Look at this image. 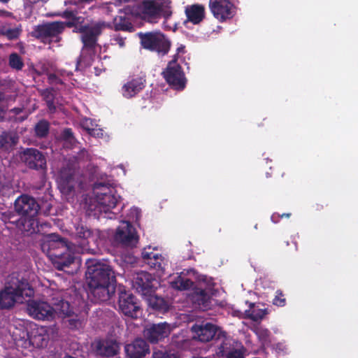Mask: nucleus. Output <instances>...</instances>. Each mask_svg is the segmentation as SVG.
Masks as SVG:
<instances>
[{"label":"nucleus","instance_id":"obj_54","mask_svg":"<svg viewBox=\"0 0 358 358\" xmlns=\"http://www.w3.org/2000/svg\"><path fill=\"white\" fill-rule=\"evenodd\" d=\"M315 208L317 210H320L322 209H323V206L322 204H319V203H317L315 206Z\"/></svg>","mask_w":358,"mask_h":358},{"label":"nucleus","instance_id":"obj_40","mask_svg":"<svg viewBox=\"0 0 358 358\" xmlns=\"http://www.w3.org/2000/svg\"><path fill=\"white\" fill-rule=\"evenodd\" d=\"M9 66L17 71L22 70L24 66V62L22 57L16 52H13L9 55Z\"/></svg>","mask_w":358,"mask_h":358},{"label":"nucleus","instance_id":"obj_37","mask_svg":"<svg viewBox=\"0 0 358 358\" xmlns=\"http://www.w3.org/2000/svg\"><path fill=\"white\" fill-rule=\"evenodd\" d=\"M124 194V192L123 189L113 182V209L117 206H120L121 209L123 208L124 206V203H123Z\"/></svg>","mask_w":358,"mask_h":358},{"label":"nucleus","instance_id":"obj_26","mask_svg":"<svg viewBox=\"0 0 358 358\" xmlns=\"http://www.w3.org/2000/svg\"><path fill=\"white\" fill-rule=\"evenodd\" d=\"M185 13L189 22L200 24L206 17V8L203 4L194 3L185 7Z\"/></svg>","mask_w":358,"mask_h":358},{"label":"nucleus","instance_id":"obj_57","mask_svg":"<svg viewBox=\"0 0 358 358\" xmlns=\"http://www.w3.org/2000/svg\"><path fill=\"white\" fill-rule=\"evenodd\" d=\"M8 14L10 13L8 11H5V10H0V15H2V14Z\"/></svg>","mask_w":358,"mask_h":358},{"label":"nucleus","instance_id":"obj_60","mask_svg":"<svg viewBox=\"0 0 358 358\" xmlns=\"http://www.w3.org/2000/svg\"><path fill=\"white\" fill-rule=\"evenodd\" d=\"M184 49V47H180V48H178V52H180L181 50H182Z\"/></svg>","mask_w":358,"mask_h":358},{"label":"nucleus","instance_id":"obj_55","mask_svg":"<svg viewBox=\"0 0 358 358\" xmlns=\"http://www.w3.org/2000/svg\"><path fill=\"white\" fill-rule=\"evenodd\" d=\"M267 121H268V119H267V118H264V119L263 120V122H267ZM258 126H259V127H263V126H264V122H261V123L258 124Z\"/></svg>","mask_w":358,"mask_h":358},{"label":"nucleus","instance_id":"obj_29","mask_svg":"<svg viewBox=\"0 0 358 358\" xmlns=\"http://www.w3.org/2000/svg\"><path fill=\"white\" fill-rule=\"evenodd\" d=\"M40 95L45 102L48 111L50 114H54L57 111L55 104V90L53 87H49L40 91Z\"/></svg>","mask_w":358,"mask_h":358},{"label":"nucleus","instance_id":"obj_52","mask_svg":"<svg viewBox=\"0 0 358 358\" xmlns=\"http://www.w3.org/2000/svg\"><path fill=\"white\" fill-rule=\"evenodd\" d=\"M69 322L71 326H74L75 327H76L77 324L79 323V321L77 320H69Z\"/></svg>","mask_w":358,"mask_h":358},{"label":"nucleus","instance_id":"obj_34","mask_svg":"<svg viewBox=\"0 0 358 358\" xmlns=\"http://www.w3.org/2000/svg\"><path fill=\"white\" fill-rule=\"evenodd\" d=\"M193 285V282L189 279L178 275L171 282V287L178 290H187Z\"/></svg>","mask_w":358,"mask_h":358},{"label":"nucleus","instance_id":"obj_64","mask_svg":"<svg viewBox=\"0 0 358 358\" xmlns=\"http://www.w3.org/2000/svg\"><path fill=\"white\" fill-rule=\"evenodd\" d=\"M254 307V303H250V308Z\"/></svg>","mask_w":358,"mask_h":358},{"label":"nucleus","instance_id":"obj_45","mask_svg":"<svg viewBox=\"0 0 358 358\" xmlns=\"http://www.w3.org/2000/svg\"><path fill=\"white\" fill-rule=\"evenodd\" d=\"M152 358H180L177 354L171 352L158 350L154 352Z\"/></svg>","mask_w":358,"mask_h":358},{"label":"nucleus","instance_id":"obj_49","mask_svg":"<svg viewBox=\"0 0 358 358\" xmlns=\"http://www.w3.org/2000/svg\"><path fill=\"white\" fill-rule=\"evenodd\" d=\"M76 10H66L61 13H58L57 15L62 17V18L66 19L68 20V19H70L71 17H73V13Z\"/></svg>","mask_w":358,"mask_h":358},{"label":"nucleus","instance_id":"obj_6","mask_svg":"<svg viewBox=\"0 0 358 358\" xmlns=\"http://www.w3.org/2000/svg\"><path fill=\"white\" fill-rule=\"evenodd\" d=\"M143 48L166 55L171 46V41L161 31L138 32L137 34Z\"/></svg>","mask_w":358,"mask_h":358},{"label":"nucleus","instance_id":"obj_15","mask_svg":"<svg viewBox=\"0 0 358 358\" xmlns=\"http://www.w3.org/2000/svg\"><path fill=\"white\" fill-rule=\"evenodd\" d=\"M93 191L98 200V205L96 206L97 210L105 214L110 213V206L109 203L112 201V194H110V184L96 182L93 185Z\"/></svg>","mask_w":358,"mask_h":358},{"label":"nucleus","instance_id":"obj_53","mask_svg":"<svg viewBox=\"0 0 358 358\" xmlns=\"http://www.w3.org/2000/svg\"><path fill=\"white\" fill-rule=\"evenodd\" d=\"M120 169L122 170V175L123 176H124L126 175V169L124 168V166L122 165V164H120L119 166H117L115 169Z\"/></svg>","mask_w":358,"mask_h":358},{"label":"nucleus","instance_id":"obj_9","mask_svg":"<svg viewBox=\"0 0 358 358\" xmlns=\"http://www.w3.org/2000/svg\"><path fill=\"white\" fill-rule=\"evenodd\" d=\"M64 31L62 22L55 21L36 26L34 30L33 36L43 42L48 41L50 43L52 42L57 43L61 41L60 35Z\"/></svg>","mask_w":358,"mask_h":358},{"label":"nucleus","instance_id":"obj_30","mask_svg":"<svg viewBox=\"0 0 358 358\" xmlns=\"http://www.w3.org/2000/svg\"><path fill=\"white\" fill-rule=\"evenodd\" d=\"M55 309V313H59L62 315L64 317H70L73 315V308L71 306L70 303L64 301V299H57L53 303V306Z\"/></svg>","mask_w":358,"mask_h":358},{"label":"nucleus","instance_id":"obj_27","mask_svg":"<svg viewBox=\"0 0 358 358\" xmlns=\"http://www.w3.org/2000/svg\"><path fill=\"white\" fill-rule=\"evenodd\" d=\"M92 349L96 356L112 357V340L96 339L92 343Z\"/></svg>","mask_w":358,"mask_h":358},{"label":"nucleus","instance_id":"obj_12","mask_svg":"<svg viewBox=\"0 0 358 358\" xmlns=\"http://www.w3.org/2000/svg\"><path fill=\"white\" fill-rule=\"evenodd\" d=\"M208 7L220 22L232 19L236 14V7L230 0H209Z\"/></svg>","mask_w":358,"mask_h":358},{"label":"nucleus","instance_id":"obj_59","mask_svg":"<svg viewBox=\"0 0 358 358\" xmlns=\"http://www.w3.org/2000/svg\"><path fill=\"white\" fill-rule=\"evenodd\" d=\"M113 285L115 284V276L113 275ZM115 293V287H113V294Z\"/></svg>","mask_w":358,"mask_h":358},{"label":"nucleus","instance_id":"obj_11","mask_svg":"<svg viewBox=\"0 0 358 358\" xmlns=\"http://www.w3.org/2000/svg\"><path fill=\"white\" fill-rule=\"evenodd\" d=\"M20 336V340L22 341V345L27 348L33 346L34 348H41L48 345L49 341V335L46 329L43 327H35L30 331H23Z\"/></svg>","mask_w":358,"mask_h":358},{"label":"nucleus","instance_id":"obj_16","mask_svg":"<svg viewBox=\"0 0 358 358\" xmlns=\"http://www.w3.org/2000/svg\"><path fill=\"white\" fill-rule=\"evenodd\" d=\"M27 310L34 319L50 320L54 317V308L43 301L32 300L29 301Z\"/></svg>","mask_w":358,"mask_h":358},{"label":"nucleus","instance_id":"obj_19","mask_svg":"<svg viewBox=\"0 0 358 358\" xmlns=\"http://www.w3.org/2000/svg\"><path fill=\"white\" fill-rule=\"evenodd\" d=\"M145 83V76H129L122 87V94L126 98H132L144 89Z\"/></svg>","mask_w":358,"mask_h":358},{"label":"nucleus","instance_id":"obj_21","mask_svg":"<svg viewBox=\"0 0 358 358\" xmlns=\"http://www.w3.org/2000/svg\"><path fill=\"white\" fill-rule=\"evenodd\" d=\"M41 250L51 259L52 253L60 252L62 250H66V242L59 235L52 234L45 237L41 243Z\"/></svg>","mask_w":358,"mask_h":358},{"label":"nucleus","instance_id":"obj_35","mask_svg":"<svg viewBox=\"0 0 358 358\" xmlns=\"http://www.w3.org/2000/svg\"><path fill=\"white\" fill-rule=\"evenodd\" d=\"M50 131V123L46 120H39L34 127L36 137L42 138L46 137Z\"/></svg>","mask_w":358,"mask_h":358},{"label":"nucleus","instance_id":"obj_25","mask_svg":"<svg viewBox=\"0 0 358 358\" xmlns=\"http://www.w3.org/2000/svg\"><path fill=\"white\" fill-rule=\"evenodd\" d=\"M216 355L219 358H245L243 352L233 347L228 338L217 345Z\"/></svg>","mask_w":358,"mask_h":358},{"label":"nucleus","instance_id":"obj_38","mask_svg":"<svg viewBox=\"0 0 358 358\" xmlns=\"http://www.w3.org/2000/svg\"><path fill=\"white\" fill-rule=\"evenodd\" d=\"M22 29L19 27L10 28L6 26H3L0 28V34L6 36L9 40L17 39L20 34Z\"/></svg>","mask_w":358,"mask_h":358},{"label":"nucleus","instance_id":"obj_32","mask_svg":"<svg viewBox=\"0 0 358 358\" xmlns=\"http://www.w3.org/2000/svg\"><path fill=\"white\" fill-rule=\"evenodd\" d=\"M73 174L70 169H64L59 173L60 185L64 189L71 191L73 188Z\"/></svg>","mask_w":358,"mask_h":358},{"label":"nucleus","instance_id":"obj_44","mask_svg":"<svg viewBox=\"0 0 358 358\" xmlns=\"http://www.w3.org/2000/svg\"><path fill=\"white\" fill-rule=\"evenodd\" d=\"M61 138L64 141H67L71 144H73L76 142V138L71 128H65L61 133Z\"/></svg>","mask_w":358,"mask_h":358},{"label":"nucleus","instance_id":"obj_51","mask_svg":"<svg viewBox=\"0 0 358 358\" xmlns=\"http://www.w3.org/2000/svg\"><path fill=\"white\" fill-rule=\"evenodd\" d=\"M114 39L117 41L120 47L122 48L124 46V38L118 36H115Z\"/></svg>","mask_w":358,"mask_h":358},{"label":"nucleus","instance_id":"obj_39","mask_svg":"<svg viewBox=\"0 0 358 358\" xmlns=\"http://www.w3.org/2000/svg\"><path fill=\"white\" fill-rule=\"evenodd\" d=\"M85 18L83 16L78 15V12L76 10L73 13V17H71L70 19H68L66 22H62L63 29H65V27L77 28L78 26H83L82 24L84 23Z\"/></svg>","mask_w":358,"mask_h":358},{"label":"nucleus","instance_id":"obj_33","mask_svg":"<svg viewBox=\"0 0 358 358\" xmlns=\"http://www.w3.org/2000/svg\"><path fill=\"white\" fill-rule=\"evenodd\" d=\"M18 142V137L15 134L3 131L0 134V146L8 149L15 145Z\"/></svg>","mask_w":358,"mask_h":358},{"label":"nucleus","instance_id":"obj_24","mask_svg":"<svg viewBox=\"0 0 358 358\" xmlns=\"http://www.w3.org/2000/svg\"><path fill=\"white\" fill-rule=\"evenodd\" d=\"M144 263L148 264L150 268L157 271L164 273V259L162 255L154 252L153 251H148L145 248L141 253Z\"/></svg>","mask_w":358,"mask_h":358},{"label":"nucleus","instance_id":"obj_62","mask_svg":"<svg viewBox=\"0 0 358 358\" xmlns=\"http://www.w3.org/2000/svg\"><path fill=\"white\" fill-rule=\"evenodd\" d=\"M45 72V69H43V71L41 72H38V75H41L42 73H43Z\"/></svg>","mask_w":358,"mask_h":358},{"label":"nucleus","instance_id":"obj_47","mask_svg":"<svg viewBox=\"0 0 358 358\" xmlns=\"http://www.w3.org/2000/svg\"><path fill=\"white\" fill-rule=\"evenodd\" d=\"M290 216H291V213L279 214L278 213H275L271 215V219L273 222L277 223L279 222L280 219H282L284 217L289 218Z\"/></svg>","mask_w":358,"mask_h":358},{"label":"nucleus","instance_id":"obj_1","mask_svg":"<svg viewBox=\"0 0 358 358\" xmlns=\"http://www.w3.org/2000/svg\"><path fill=\"white\" fill-rule=\"evenodd\" d=\"M86 265V282L89 288L88 295L94 303H102L110 297L109 292L110 265L96 259H87Z\"/></svg>","mask_w":358,"mask_h":358},{"label":"nucleus","instance_id":"obj_23","mask_svg":"<svg viewBox=\"0 0 358 358\" xmlns=\"http://www.w3.org/2000/svg\"><path fill=\"white\" fill-rule=\"evenodd\" d=\"M125 352L130 358H142L150 352V347L143 338H136L125 345Z\"/></svg>","mask_w":358,"mask_h":358},{"label":"nucleus","instance_id":"obj_2","mask_svg":"<svg viewBox=\"0 0 358 358\" xmlns=\"http://www.w3.org/2000/svg\"><path fill=\"white\" fill-rule=\"evenodd\" d=\"M34 295V290L29 281L19 274L13 273L8 275L4 287L0 290V309L10 310L18 301Z\"/></svg>","mask_w":358,"mask_h":358},{"label":"nucleus","instance_id":"obj_18","mask_svg":"<svg viewBox=\"0 0 358 358\" xmlns=\"http://www.w3.org/2000/svg\"><path fill=\"white\" fill-rule=\"evenodd\" d=\"M170 326L166 322L148 325L144 330L145 338L151 343H157L170 334Z\"/></svg>","mask_w":358,"mask_h":358},{"label":"nucleus","instance_id":"obj_10","mask_svg":"<svg viewBox=\"0 0 358 358\" xmlns=\"http://www.w3.org/2000/svg\"><path fill=\"white\" fill-rule=\"evenodd\" d=\"M20 159L30 169L36 170L42 173L47 171V161L42 152L36 148L24 149L20 154Z\"/></svg>","mask_w":358,"mask_h":358},{"label":"nucleus","instance_id":"obj_20","mask_svg":"<svg viewBox=\"0 0 358 358\" xmlns=\"http://www.w3.org/2000/svg\"><path fill=\"white\" fill-rule=\"evenodd\" d=\"M51 260L55 268L68 273H73V270H69L75 264V256L68 250H62L59 254L52 253Z\"/></svg>","mask_w":358,"mask_h":358},{"label":"nucleus","instance_id":"obj_14","mask_svg":"<svg viewBox=\"0 0 358 358\" xmlns=\"http://www.w3.org/2000/svg\"><path fill=\"white\" fill-rule=\"evenodd\" d=\"M119 308L125 316L133 319L141 317L143 313V310L136 296L126 292H121L120 294Z\"/></svg>","mask_w":358,"mask_h":358},{"label":"nucleus","instance_id":"obj_61","mask_svg":"<svg viewBox=\"0 0 358 358\" xmlns=\"http://www.w3.org/2000/svg\"><path fill=\"white\" fill-rule=\"evenodd\" d=\"M10 0H0L1 2L8 3Z\"/></svg>","mask_w":358,"mask_h":358},{"label":"nucleus","instance_id":"obj_3","mask_svg":"<svg viewBox=\"0 0 358 358\" xmlns=\"http://www.w3.org/2000/svg\"><path fill=\"white\" fill-rule=\"evenodd\" d=\"M131 6L133 8H127L129 13L152 24L158 22L161 17L167 20L172 15L171 0H143Z\"/></svg>","mask_w":358,"mask_h":358},{"label":"nucleus","instance_id":"obj_43","mask_svg":"<svg viewBox=\"0 0 358 358\" xmlns=\"http://www.w3.org/2000/svg\"><path fill=\"white\" fill-rule=\"evenodd\" d=\"M273 304L278 307H283L286 305V299L282 290L278 289L275 292V297L273 299Z\"/></svg>","mask_w":358,"mask_h":358},{"label":"nucleus","instance_id":"obj_28","mask_svg":"<svg viewBox=\"0 0 358 358\" xmlns=\"http://www.w3.org/2000/svg\"><path fill=\"white\" fill-rule=\"evenodd\" d=\"M145 297L149 306L152 309L162 313L169 310L168 302L164 298L155 295L154 293H150V295H146Z\"/></svg>","mask_w":358,"mask_h":358},{"label":"nucleus","instance_id":"obj_63","mask_svg":"<svg viewBox=\"0 0 358 358\" xmlns=\"http://www.w3.org/2000/svg\"><path fill=\"white\" fill-rule=\"evenodd\" d=\"M108 8H108V6H106V7H103V8H102V9H103V10L106 9L107 10H108Z\"/></svg>","mask_w":358,"mask_h":358},{"label":"nucleus","instance_id":"obj_46","mask_svg":"<svg viewBox=\"0 0 358 358\" xmlns=\"http://www.w3.org/2000/svg\"><path fill=\"white\" fill-rule=\"evenodd\" d=\"M209 300H210L209 295L206 293V292L205 290L201 289L199 292V299H198V301H199V304H201V305L206 306L208 305Z\"/></svg>","mask_w":358,"mask_h":358},{"label":"nucleus","instance_id":"obj_42","mask_svg":"<svg viewBox=\"0 0 358 358\" xmlns=\"http://www.w3.org/2000/svg\"><path fill=\"white\" fill-rule=\"evenodd\" d=\"M2 220L5 222L16 224L17 225L22 224V223H21L22 218L21 219L15 218V215L14 213L12 211H10V210L4 212L2 214Z\"/></svg>","mask_w":358,"mask_h":358},{"label":"nucleus","instance_id":"obj_13","mask_svg":"<svg viewBox=\"0 0 358 358\" xmlns=\"http://www.w3.org/2000/svg\"><path fill=\"white\" fill-rule=\"evenodd\" d=\"M115 239L123 246L134 248L138 243L139 237L132 224L129 221H122L117 228Z\"/></svg>","mask_w":358,"mask_h":358},{"label":"nucleus","instance_id":"obj_5","mask_svg":"<svg viewBox=\"0 0 358 358\" xmlns=\"http://www.w3.org/2000/svg\"><path fill=\"white\" fill-rule=\"evenodd\" d=\"M78 31L81 34L80 41L83 43L80 59L92 61L99 48L97 42L98 37L101 34V27L99 24L93 27L80 26L78 28Z\"/></svg>","mask_w":358,"mask_h":358},{"label":"nucleus","instance_id":"obj_48","mask_svg":"<svg viewBox=\"0 0 358 358\" xmlns=\"http://www.w3.org/2000/svg\"><path fill=\"white\" fill-rule=\"evenodd\" d=\"M48 79L50 83H55V84H59L62 85L63 83L61 78H59L56 74L55 73H50L48 75Z\"/></svg>","mask_w":358,"mask_h":358},{"label":"nucleus","instance_id":"obj_22","mask_svg":"<svg viewBox=\"0 0 358 358\" xmlns=\"http://www.w3.org/2000/svg\"><path fill=\"white\" fill-rule=\"evenodd\" d=\"M128 8H133L131 5H127L119 9L118 15L113 18V24L115 30H122L131 32L134 30L131 23L132 17H135L134 13L128 12Z\"/></svg>","mask_w":358,"mask_h":358},{"label":"nucleus","instance_id":"obj_7","mask_svg":"<svg viewBox=\"0 0 358 358\" xmlns=\"http://www.w3.org/2000/svg\"><path fill=\"white\" fill-rule=\"evenodd\" d=\"M192 331L194 334L193 338L202 343L209 342L210 341H222L227 339V334L222 331L217 326L206 322L201 324H194L192 327Z\"/></svg>","mask_w":358,"mask_h":358},{"label":"nucleus","instance_id":"obj_17","mask_svg":"<svg viewBox=\"0 0 358 358\" xmlns=\"http://www.w3.org/2000/svg\"><path fill=\"white\" fill-rule=\"evenodd\" d=\"M155 281V278L150 273L141 271L137 273L136 276L134 278L133 287L138 293L145 296L150 295V293H155L156 289L154 285Z\"/></svg>","mask_w":358,"mask_h":358},{"label":"nucleus","instance_id":"obj_58","mask_svg":"<svg viewBox=\"0 0 358 358\" xmlns=\"http://www.w3.org/2000/svg\"><path fill=\"white\" fill-rule=\"evenodd\" d=\"M3 96H4L3 94V93H1V92H0V101H1L2 99H3Z\"/></svg>","mask_w":358,"mask_h":358},{"label":"nucleus","instance_id":"obj_4","mask_svg":"<svg viewBox=\"0 0 358 358\" xmlns=\"http://www.w3.org/2000/svg\"><path fill=\"white\" fill-rule=\"evenodd\" d=\"M15 211L22 217L21 223L23 229L30 233L36 231L34 227L36 224L35 217L37 215L40 206L36 199L27 194L18 196L14 203Z\"/></svg>","mask_w":358,"mask_h":358},{"label":"nucleus","instance_id":"obj_8","mask_svg":"<svg viewBox=\"0 0 358 358\" xmlns=\"http://www.w3.org/2000/svg\"><path fill=\"white\" fill-rule=\"evenodd\" d=\"M178 53L168 63L162 74L167 83L173 88L182 90L185 87L186 78L181 66L177 63Z\"/></svg>","mask_w":358,"mask_h":358},{"label":"nucleus","instance_id":"obj_31","mask_svg":"<svg viewBox=\"0 0 358 358\" xmlns=\"http://www.w3.org/2000/svg\"><path fill=\"white\" fill-rule=\"evenodd\" d=\"M74 234L76 239L86 241L92 236V230L84 224L81 221L75 223Z\"/></svg>","mask_w":358,"mask_h":358},{"label":"nucleus","instance_id":"obj_36","mask_svg":"<svg viewBox=\"0 0 358 358\" xmlns=\"http://www.w3.org/2000/svg\"><path fill=\"white\" fill-rule=\"evenodd\" d=\"M245 314L247 318L254 322H258L267 314V310L266 309L253 308L252 309L246 310Z\"/></svg>","mask_w":358,"mask_h":358},{"label":"nucleus","instance_id":"obj_41","mask_svg":"<svg viewBox=\"0 0 358 358\" xmlns=\"http://www.w3.org/2000/svg\"><path fill=\"white\" fill-rule=\"evenodd\" d=\"M255 333L264 347L268 346L271 344V332L269 330L267 329L259 328L256 330Z\"/></svg>","mask_w":358,"mask_h":358},{"label":"nucleus","instance_id":"obj_56","mask_svg":"<svg viewBox=\"0 0 358 358\" xmlns=\"http://www.w3.org/2000/svg\"><path fill=\"white\" fill-rule=\"evenodd\" d=\"M31 3H35L38 2L40 0H28Z\"/></svg>","mask_w":358,"mask_h":358},{"label":"nucleus","instance_id":"obj_50","mask_svg":"<svg viewBox=\"0 0 358 358\" xmlns=\"http://www.w3.org/2000/svg\"><path fill=\"white\" fill-rule=\"evenodd\" d=\"M87 129L89 131V134L92 136H97L98 137L103 136L102 130L99 129H90L87 128Z\"/></svg>","mask_w":358,"mask_h":358}]
</instances>
